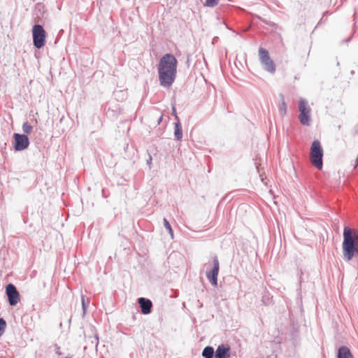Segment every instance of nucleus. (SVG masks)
<instances>
[{
  "mask_svg": "<svg viewBox=\"0 0 358 358\" xmlns=\"http://www.w3.org/2000/svg\"><path fill=\"white\" fill-rule=\"evenodd\" d=\"M32 126H31L27 122H24L22 125V131L26 134H29L32 131Z\"/></svg>",
  "mask_w": 358,
  "mask_h": 358,
  "instance_id": "nucleus-17",
  "label": "nucleus"
},
{
  "mask_svg": "<svg viewBox=\"0 0 358 358\" xmlns=\"http://www.w3.org/2000/svg\"><path fill=\"white\" fill-rule=\"evenodd\" d=\"M310 155L311 163L318 169H322L323 149L318 141L312 143Z\"/></svg>",
  "mask_w": 358,
  "mask_h": 358,
  "instance_id": "nucleus-3",
  "label": "nucleus"
},
{
  "mask_svg": "<svg viewBox=\"0 0 358 358\" xmlns=\"http://www.w3.org/2000/svg\"><path fill=\"white\" fill-rule=\"evenodd\" d=\"M14 138V148L17 151H22L28 148L29 141L25 134H20L15 133L13 134Z\"/></svg>",
  "mask_w": 358,
  "mask_h": 358,
  "instance_id": "nucleus-7",
  "label": "nucleus"
},
{
  "mask_svg": "<svg viewBox=\"0 0 358 358\" xmlns=\"http://www.w3.org/2000/svg\"><path fill=\"white\" fill-rule=\"evenodd\" d=\"M138 303L143 314H148L150 313L152 306L150 300L141 297L138 299Z\"/></svg>",
  "mask_w": 358,
  "mask_h": 358,
  "instance_id": "nucleus-11",
  "label": "nucleus"
},
{
  "mask_svg": "<svg viewBox=\"0 0 358 358\" xmlns=\"http://www.w3.org/2000/svg\"><path fill=\"white\" fill-rule=\"evenodd\" d=\"M33 41L36 48L40 49L44 46L45 42V31L43 27L35 24L32 29Z\"/></svg>",
  "mask_w": 358,
  "mask_h": 358,
  "instance_id": "nucleus-5",
  "label": "nucleus"
},
{
  "mask_svg": "<svg viewBox=\"0 0 358 358\" xmlns=\"http://www.w3.org/2000/svg\"><path fill=\"white\" fill-rule=\"evenodd\" d=\"M337 358H354L350 348L347 346L343 345L338 349Z\"/></svg>",
  "mask_w": 358,
  "mask_h": 358,
  "instance_id": "nucleus-12",
  "label": "nucleus"
},
{
  "mask_svg": "<svg viewBox=\"0 0 358 358\" xmlns=\"http://www.w3.org/2000/svg\"><path fill=\"white\" fill-rule=\"evenodd\" d=\"M174 136L176 140L180 141L182 138V131L180 123L179 122L175 123Z\"/></svg>",
  "mask_w": 358,
  "mask_h": 358,
  "instance_id": "nucleus-13",
  "label": "nucleus"
},
{
  "mask_svg": "<svg viewBox=\"0 0 358 358\" xmlns=\"http://www.w3.org/2000/svg\"><path fill=\"white\" fill-rule=\"evenodd\" d=\"M81 299H82V306H83V313L85 314V311H86V303H85V296L83 295H82Z\"/></svg>",
  "mask_w": 358,
  "mask_h": 358,
  "instance_id": "nucleus-20",
  "label": "nucleus"
},
{
  "mask_svg": "<svg viewBox=\"0 0 358 358\" xmlns=\"http://www.w3.org/2000/svg\"><path fill=\"white\" fill-rule=\"evenodd\" d=\"M299 119L303 125H309L310 123V107L308 102L303 98H300L299 100Z\"/></svg>",
  "mask_w": 358,
  "mask_h": 358,
  "instance_id": "nucleus-4",
  "label": "nucleus"
},
{
  "mask_svg": "<svg viewBox=\"0 0 358 358\" xmlns=\"http://www.w3.org/2000/svg\"><path fill=\"white\" fill-rule=\"evenodd\" d=\"M6 327V321L3 319L0 318V336L3 334Z\"/></svg>",
  "mask_w": 358,
  "mask_h": 358,
  "instance_id": "nucleus-19",
  "label": "nucleus"
},
{
  "mask_svg": "<svg viewBox=\"0 0 358 358\" xmlns=\"http://www.w3.org/2000/svg\"><path fill=\"white\" fill-rule=\"evenodd\" d=\"M65 358H69V357H65Z\"/></svg>",
  "mask_w": 358,
  "mask_h": 358,
  "instance_id": "nucleus-22",
  "label": "nucleus"
},
{
  "mask_svg": "<svg viewBox=\"0 0 358 358\" xmlns=\"http://www.w3.org/2000/svg\"><path fill=\"white\" fill-rule=\"evenodd\" d=\"M220 0H206L204 6L208 7H214L216 6Z\"/></svg>",
  "mask_w": 358,
  "mask_h": 358,
  "instance_id": "nucleus-18",
  "label": "nucleus"
},
{
  "mask_svg": "<svg viewBox=\"0 0 358 358\" xmlns=\"http://www.w3.org/2000/svg\"><path fill=\"white\" fill-rule=\"evenodd\" d=\"M344 259L350 262L354 257H358V231L348 227L344 228L342 244Z\"/></svg>",
  "mask_w": 358,
  "mask_h": 358,
  "instance_id": "nucleus-2",
  "label": "nucleus"
},
{
  "mask_svg": "<svg viewBox=\"0 0 358 358\" xmlns=\"http://www.w3.org/2000/svg\"><path fill=\"white\" fill-rule=\"evenodd\" d=\"M177 63V59L171 54H166L161 58L157 70L162 86L164 87L171 86L176 76Z\"/></svg>",
  "mask_w": 358,
  "mask_h": 358,
  "instance_id": "nucleus-1",
  "label": "nucleus"
},
{
  "mask_svg": "<svg viewBox=\"0 0 358 358\" xmlns=\"http://www.w3.org/2000/svg\"><path fill=\"white\" fill-rule=\"evenodd\" d=\"M152 163V157L150 155H149V159L147 160V164L150 166Z\"/></svg>",
  "mask_w": 358,
  "mask_h": 358,
  "instance_id": "nucleus-21",
  "label": "nucleus"
},
{
  "mask_svg": "<svg viewBox=\"0 0 358 358\" xmlns=\"http://www.w3.org/2000/svg\"><path fill=\"white\" fill-rule=\"evenodd\" d=\"M163 222H164V227L168 230L171 239H173L174 237V235H173V231L172 229L171 224H169V222H168V220L166 218H164Z\"/></svg>",
  "mask_w": 358,
  "mask_h": 358,
  "instance_id": "nucleus-16",
  "label": "nucleus"
},
{
  "mask_svg": "<svg viewBox=\"0 0 358 358\" xmlns=\"http://www.w3.org/2000/svg\"><path fill=\"white\" fill-rule=\"evenodd\" d=\"M278 110H279V113L282 116L285 115L287 113V105H286L285 101L283 97H282L280 103L279 104Z\"/></svg>",
  "mask_w": 358,
  "mask_h": 358,
  "instance_id": "nucleus-15",
  "label": "nucleus"
},
{
  "mask_svg": "<svg viewBox=\"0 0 358 358\" xmlns=\"http://www.w3.org/2000/svg\"><path fill=\"white\" fill-rule=\"evenodd\" d=\"M229 350V347L220 345L216 349L215 356L216 358H229L230 356Z\"/></svg>",
  "mask_w": 358,
  "mask_h": 358,
  "instance_id": "nucleus-10",
  "label": "nucleus"
},
{
  "mask_svg": "<svg viewBox=\"0 0 358 358\" xmlns=\"http://www.w3.org/2000/svg\"><path fill=\"white\" fill-rule=\"evenodd\" d=\"M220 269V264L217 258H213V268L211 270L206 271V276L213 285L217 284V275Z\"/></svg>",
  "mask_w": 358,
  "mask_h": 358,
  "instance_id": "nucleus-9",
  "label": "nucleus"
},
{
  "mask_svg": "<svg viewBox=\"0 0 358 358\" xmlns=\"http://www.w3.org/2000/svg\"><path fill=\"white\" fill-rule=\"evenodd\" d=\"M259 57L264 69L271 73H275V66L268 55V52L266 50L260 48L259 50Z\"/></svg>",
  "mask_w": 358,
  "mask_h": 358,
  "instance_id": "nucleus-6",
  "label": "nucleus"
},
{
  "mask_svg": "<svg viewBox=\"0 0 358 358\" xmlns=\"http://www.w3.org/2000/svg\"><path fill=\"white\" fill-rule=\"evenodd\" d=\"M6 293L10 306H15L20 301V294L13 284L6 287Z\"/></svg>",
  "mask_w": 358,
  "mask_h": 358,
  "instance_id": "nucleus-8",
  "label": "nucleus"
},
{
  "mask_svg": "<svg viewBox=\"0 0 358 358\" xmlns=\"http://www.w3.org/2000/svg\"><path fill=\"white\" fill-rule=\"evenodd\" d=\"M214 352H214L213 348L210 347V346H208L203 349V350L202 352V356L204 358H213Z\"/></svg>",
  "mask_w": 358,
  "mask_h": 358,
  "instance_id": "nucleus-14",
  "label": "nucleus"
}]
</instances>
